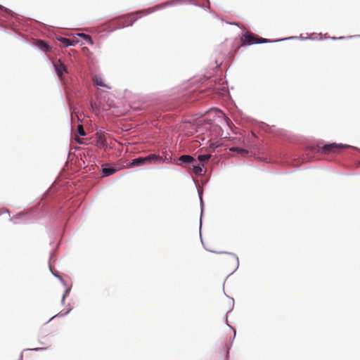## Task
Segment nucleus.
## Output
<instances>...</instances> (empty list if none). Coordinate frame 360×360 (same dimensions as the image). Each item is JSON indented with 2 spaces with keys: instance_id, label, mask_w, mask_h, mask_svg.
I'll return each mask as SVG.
<instances>
[{
  "instance_id": "obj_16",
  "label": "nucleus",
  "mask_w": 360,
  "mask_h": 360,
  "mask_svg": "<svg viewBox=\"0 0 360 360\" xmlns=\"http://www.w3.org/2000/svg\"><path fill=\"white\" fill-rule=\"evenodd\" d=\"M211 155L210 154H204V155H199L198 157V159L199 161L204 162L205 161H207L210 159Z\"/></svg>"
},
{
  "instance_id": "obj_19",
  "label": "nucleus",
  "mask_w": 360,
  "mask_h": 360,
  "mask_svg": "<svg viewBox=\"0 0 360 360\" xmlns=\"http://www.w3.org/2000/svg\"><path fill=\"white\" fill-rule=\"evenodd\" d=\"M23 217H24L23 213H19V214H16L15 217H11L10 219V220L15 224V223H17V220L21 219Z\"/></svg>"
},
{
  "instance_id": "obj_18",
  "label": "nucleus",
  "mask_w": 360,
  "mask_h": 360,
  "mask_svg": "<svg viewBox=\"0 0 360 360\" xmlns=\"http://www.w3.org/2000/svg\"><path fill=\"white\" fill-rule=\"evenodd\" d=\"M230 150L231 151H233V152L241 153H243V154H247L248 153L247 150H245L243 148H238V147H232V148H230Z\"/></svg>"
},
{
  "instance_id": "obj_20",
  "label": "nucleus",
  "mask_w": 360,
  "mask_h": 360,
  "mask_svg": "<svg viewBox=\"0 0 360 360\" xmlns=\"http://www.w3.org/2000/svg\"><path fill=\"white\" fill-rule=\"evenodd\" d=\"M77 132H78L79 136H84L85 135V132H84V130L83 129V126L82 124H79L77 126Z\"/></svg>"
},
{
  "instance_id": "obj_7",
  "label": "nucleus",
  "mask_w": 360,
  "mask_h": 360,
  "mask_svg": "<svg viewBox=\"0 0 360 360\" xmlns=\"http://www.w3.org/2000/svg\"><path fill=\"white\" fill-rule=\"evenodd\" d=\"M94 84L97 86L105 87L107 89H110V87L109 86H108L107 84H105L103 82V79L101 76H98V75L94 76Z\"/></svg>"
},
{
  "instance_id": "obj_12",
  "label": "nucleus",
  "mask_w": 360,
  "mask_h": 360,
  "mask_svg": "<svg viewBox=\"0 0 360 360\" xmlns=\"http://www.w3.org/2000/svg\"><path fill=\"white\" fill-rule=\"evenodd\" d=\"M219 253L220 254L221 253H226V254L229 255L231 257L232 259L234 261L235 264H236L234 270L233 271V272H234L238 268V266H239V259H238V257L235 254L231 253V252H220Z\"/></svg>"
},
{
  "instance_id": "obj_11",
  "label": "nucleus",
  "mask_w": 360,
  "mask_h": 360,
  "mask_svg": "<svg viewBox=\"0 0 360 360\" xmlns=\"http://www.w3.org/2000/svg\"><path fill=\"white\" fill-rule=\"evenodd\" d=\"M102 172L104 176H108L114 174L116 170L112 167L105 166L103 167Z\"/></svg>"
},
{
  "instance_id": "obj_6",
  "label": "nucleus",
  "mask_w": 360,
  "mask_h": 360,
  "mask_svg": "<svg viewBox=\"0 0 360 360\" xmlns=\"http://www.w3.org/2000/svg\"><path fill=\"white\" fill-rule=\"evenodd\" d=\"M243 41L244 44L248 45L257 44L256 37L251 33L245 34Z\"/></svg>"
},
{
  "instance_id": "obj_3",
  "label": "nucleus",
  "mask_w": 360,
  "mask_h": 360,
  "mask_svg": "<svg viewBox=\"0 0 360 360\" xmlns=\"http://www.w3.org/2000/svg\"><path fill=\"white\" fill-rule=\"evenodd\" d=\"M163 7H165V5L158 6H156V7H155L153 8L142 10V11H138L136 13H131V14L129 15L128 17H127V19L129 20H130L131 22L129 24H127V26L131 25L133 24V22H135L138 19V18L141 17L139 15V16L135 18V15H140L141 13H143V15H148V14H150L152 12H153L155 11H157L158 9H160V8H163Z\"/></svg>"
},
{
  "instance_id": "obj_5",
  "label": "nucleus",
  "mask_w": 360,
  "mask_h": 360,
  "mask_svg": "<svg viewBox=\"0 0 360 360\" xmlns=\"http://www.w3.org/2000/svg\"><path fill=\"white\" fill-rule=\"evenodd\" d=\"M53 66L55 68V70L57 73L58 77L62 81V76L63 73L68 72L67 68L65 65L61 62L60 60H58L56 63H53Z\"/></svg>"
},
{
  "instance_id": "obj_4",
  "label": "nucleus",
  "mask_w": 360,
  "mask_h": 360,
  "mask_svg": "<svg viewBox=\"0 0 360 360\" xmlns=\"http://www.w3.org/2000/svg\"><path fill=\"white\" fill-rule=\"evenodd\" d=\"M96 146L99 148L106 150L108 148V144L106 141L105 134L102 132H97L96 134Z\"/></svg>"
},
{
  "instance_id": "obj_28",
  "label": "nucleus",
  "mask_w": 360,
  "mask_h": 360,
  "mask_svg": "<svg viewBox=\"0 0 360 360\" xmlns=\"http://www.w3.org/2000/svg\"><path fill=\"white\" fill-rule=\"evenodd\" d=\"M200 228H201V225H202V223H201V222L200 223Z\"/></svg>"
},
{
  "instance_id": "obj_17",
  "label": "nucleus",
  "mask_w": 360,
  "mask_h": 360,
  "mask_svg": "<svg viewBox=\"0 0 360 360\" xmlns=\"http://www.w3.org/2000/svg\"><path fill=\"white\" fill-rule=\"evenodd\" d=\"M37 45L41 49L44 50V51H47L49 50V46L43 41H39Z\"/></svg>"
},
{
  "instance_id": "obj_13",
  "label": "nucleus",
  "mask_w": 360,
  "mask_h": 360,
  "mask_svg": "<svg viewBox=\"0 0 360 360\" xmlns=\"http://www.w3.org/2000/svg\"><path fill=\"white\" fill-rule=\"evenodd\" d=\"M77 36L84 39L86 41V43H88L89 44H90V45L94 44V41L90 35L84 34V33H79V34H77Z\"/></svg>"
},
{
  "instance_id": "obj_23",
  "label": "nucleus",
  "mask_w": 360,
  "mask_h": 360,
  "mask_svg": "<svg viewBox=\"0 0 360 360\" xmlns=\"http://www.w3.org/2000/svg\"><path fill=\"white\" fill-rule=\"evenodd\" d=\"M4 213L9 214V211L7 209H5V208L0 209V215H1Z\"/></svg>"
},
{
  "instance_id": "obj_14",
  "label": "nucleus",
  "mask_w": 360,
  "mask_h": 360,
  "mask_svg": "<svg viewBox=\"0 0 360 360\" xmlns=\"http://www.w3.org/2000/svg\"><path fill=\"white\" fill-rule=\"evenodd\" d=\"M58 39L59 41L63 44L65 47H69L74 45L73 42L69 39L65 37H60Z\"/></svg>"
},
{
  "instance_id": "obj_1",
  "label": "nucleus",
  "mask_w": 360,
  "mask_h": 360,
  "mask_svg": "<svg viewBox=\"0 0 360 360\" xmlns=\"http://www.w3.org/2000/svg\"><path fill=\"white\" fill-rule=\"evenodd\" d=\"M165 160L162 157L156 154H150L145 157L135 158L131 162V167H139L144 165H151L157 162L162 163Z\"/></svg>"
},
{
  "instance_id": "obj_10",
  "label": "nucleus",
  "mask_w": 360,
  "mask_h": 360,
  "mask_svg": "<svg viewBox=\"0 0 360 360\" xmlns=\"http://www.w3.org/2000/svg\"><path fill=\"white\" fill-rule=\"evenodd\" d=\"M296 38H297L296 37H286V38L283 39H277V40H275L274 41V42H278V41H283V40H289V39H296ZM272 41H273L269 40L267 39L260 38L257 41V44L270 43V42H272Z\"/></svg>"
},
{
  "instance_id": "obj_24",
  "label": "nucleus",
  "mask_w": 360,
  "mask_h": 360,
  "mask_svg": "<svg viewBox=\"0 0 360 360\" xmlns=\"http://www.w3.org/2000/svg\"><path fill=\"white\" fill-rule=\"evenodd\" d=\"M331 39H333V40L338 39L337 37H332ZM344 39V37H338V39Z\"/></svg>"
},
{
  "instance_id": "obj_15",
  "label": "nucleus",
  "mask_w": 360,
  "mask_h": 360,
  "mask_svg": "<svg viewBox=\"0 0 360 360\" xmlns=\"http://www.w3.org/2000/svg\"><path fill=\"white\" fill-rule=\"evenodd\" d=\"M193 171L197 176H201L203 172L202 167L197 165H193Z\"/></svg>"
},
{
  "instance_id": "obj_9",
  "label": "nucleus",
  "mask_w": 360,
  "mask_h": 360,
  "mask_svg": "<svg viewBox=\"0 0 360 360\" xmlns=\"http://www.w3.org/2000/svg\"><path fill=\"white\" fill-rule=\"evenodd\" d=\"M53 274L59 278V280L61 281V283H63V285L66 288L65 290V292L62 297V299H61V302L63 303L65 302V297L67 295H68L69 292H70V289L68 288H67V285H66V283L65 282V281L62 278L61 276H58V275H56V274H54L53 273Z\"/></svg>"
},
{
  "instance_id": "obj_25",
  "label": "nucleus",
  "mask_w": 360,
  "mask_h": 360,
  "mask_svg": "<svg viewBox=\"0 0 360 360\" xmlns=\"http://www.w3.org/2000/svg\"><path fill=\"white\" fill-rule=\"evenodd\" d=\"M0 9L1 10H6V8H4L3 6L0 5Z\"/></svg>"
},
{
  "instance_id": "obj_26",
  "label": "nucleus",
  "mask_w": 360,
  "mask_h": 360,
  "mask_svg": "<svg viewBox=\"0 0 360 360\" xmlns=\"http://www.w3.org/2000/svg\"><path fill=\"white\" fill-rule=\"evenodd\" d=\"M226 86H223V88H222V91H226Z\"/></svg>"
},
{
  "instance_id": "obj_8",
  "label": "nucleus",
  "mask_w": 360,
  "mask_h": 360,
  "mask_svg": "<svg viewBox=\"0 0 360 360\" xmlns=\"http://www.w3.org/2000/svg\"><path fill=\"white\" fill-rule=\"evenodd\" d=\"M179 160L184 162V163H193L195 162V160L193 157L189 155H183L179 157Z\"/></svg>"
},
{
  "instance_id": "obj_22",
  "label": "nucleus",
  "mask_w": 360,
  "mask_h": 360,
  "mask_svg": "<svg viewBox=\"0 0 360 360\" xmlns=\"http://www.w3.org/2000/svg\"><path fill=\"white\" fill-rule=\"evenodd\" d=\"M199 198L200 200V205H201V215L202 214V193L199 192Z\"/></svg>"
},
{
  "instance_id": "obj_2",
  "label": "nucleus",
  "mask_w": 360,
  "mask_h": 360,
  "mask_svg": "<svg viewBox=\"0 0 360 360\" xmlns=\"http://www.w3.org/2000/svg\"><path fill=\"white\" fill-rule=\"evenodd\" d=\"M350 147L351 146L347 144L333 143L324 145L322 148V153L324 154H329L331 153H336L340 149L348 148Z\"/></svg>"
},
{
  "instance_id": "obj_27",
  "label": "nucleus",
  "mask_w": 360,
  "mask_h": 360,
  "mask_svg": "<svg viewBox=\"0 0 360 360\" xmlns=\"http://www.w3.org/2000/svg\"><path fill=\"white\" fill-rule=\"evenodd\" d=\"M34 350H40V349H42V348H35L34 349Z\"/></svg>"
},
{
  "instance_id": "obj_21",
  "label": "nucleus",
  "mask_w": 360,
  "mask_h": 360,
  "mask_svg": "<svg viewBox=\"0 0 360 360\" xmlns=\"http://www.w3.org/2000/svg\"><path fill=\"white\" fill-rule=\"evenodd\" d=\"M71 311V309H69L66 312H65L64 314H62V313H59L58 314H56V316H53L52 318H51L50 320L53 319L54 317L56 316H65L67 315L68 314H69V312Z\"/></svg>"
}]
</instances>
